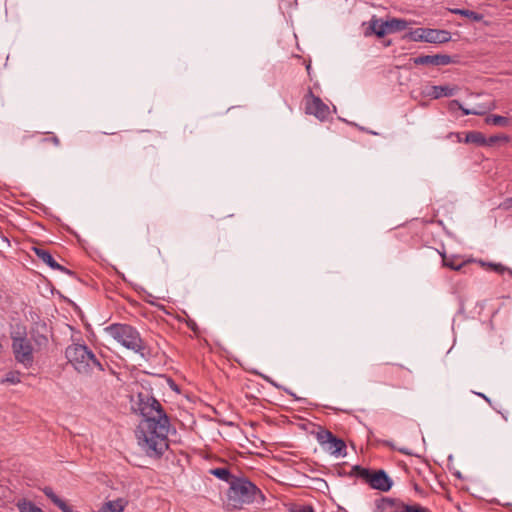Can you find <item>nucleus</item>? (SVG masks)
I'll return each instance as SVG.
<instances>
[{
	"label": "nucleus",
	"instance_id": "29",
	"mask_svg": "<svg viewBox=\"0 0 512 512\" xmlns=\"http://www.w3.org/2000/svg\"><path fill=\"white\" fill-rule=\"evenodd\" d=\"M32 339L38 349L46 347L48 345V338L43 334L32 335Z\"/></svg>",
	"mask_w": 512,
	"mask_h": 512
},
{
	"label": "nucleus",
	"instance_id": "36",
	"mask_svg": "<svg viewBox=\"0 0 512 512\" xmlns=\"http://www.w3.org/2000/svg\"><path fill=\"white\" fill-rule=\"evenodd\" d=\"M62 512H73L70 506L67 505V509L61 510Z\"/></svg>",
	"mask_w": 512,
	"mask_h": 512
},
{
	"label": "nucleus",
	"instance_id": "16",
	"mask_svg": "<svg viewBox=\"0 0 512 512\" xmlns=\"http://www.w3.org/2000/svg\"><path fill=\"white\" fill-rule=\"evenodd\" d=\"M209 474L217 477L220 480L227 482L229 485L237 476L232 475L227 467H217L209 470Z\"/></svg>",
	"mask_w": 512,
	"mask_h": 512
},
{
	"label": "nucleus",
	"instance_id": "13",
	"mask_svg": "<svg viewBox=\"0 0 512 512\" xmlns=\"http://www.w3.org/2000/svg\"><path fill=\"white\" fill-rule=\"evenodd\" d=\"M424 42L444 43L448 41V32L444 30L424 28Z\"/></svg>",
	"mask_w": 512,
	"mask_h": 512
},
{
	"label": "nucleus",
	"instance_id": "19",
	"mask_svg": "<svg viewBox=\"0 0 512 512\" xmlns=\"http://www.w3.org/2000/svg\"><path fill=\"white\" fill-rule=\"evenodd\" d=\"M424 93L432 99H438L448 95V86H429L426 87Z\"/></svg>",
	"mask_w": 512,
	"mask_h": 512
},
{
	"label": "nucleus",
	"instance_id": "22",
	"mask_svg": "<svg viewBox=\"0 0 512 512\" xmlns=\"http://www.w3.org/2000/svg\"><path fill=\"white\" fill-rule=\"evenodd\" d=\"M487 124L494 126H507L509 124V119L500 115H488L485 119Z\"/></svg>",
	"mask_w": 512,
	"mask_h": 512
},
{
	"label": "nucleus",
	"instance_id": "8",
	"mask_svg": "<svg viewBox=\"0 0 512 512\" xmlns=\"http://www.w3.org/2000/svg\"><path fill=\"white\" fill-rule=\"evenodd\" d=\"M392 480L383 470H378L373 473V476L369 479V485L371 488L387 492L392 487Z\"/></svg>",
	"mask_w": 512,
	"mask_h": 512
},
{
	"label": "nucleus",
	"instance_id": "2",
	"mask_svg": "<svg viewBox=\"0 0 512 512\" xmlns=\"http://www.w3.org/2000/svg\"><path fill=\"white\" fill-rule=\"evenodd\" d=\"M226 504L231 509L240 510L245 505L263 502L265 497L262 491L246 477L237 476L229 485L226 492Z\"/></svg>",
	"mask_w": 512,
	"mask_h": 512
},
{
	"label": "nucleus",
	"instance_id": "14",
	"mask_svg": "<svg viewBox=\"0 0 512 512\" xmlns=\"http://www.w3.org/2000/svg\"><path fill=\"white\" fill-rule=\"evenodd\" d=\"M455 136L457 137L458 142H462L459 133H456ZM463 141L465 143L475 144L476 146H486V137L479 131H470L466 133Z\"/></svg>",
	"mask_w": 512,
	"mask_h": 512
},
{
	"label": "nucleus",
	"instance_id": "24",
	"mask_svg": "<svg viewBox=\"0 0 512 512\" xmlns=\"http://www.w3.org/2000/svg\"><path fill=\"white\" fill-rule=\"evenodd\" d=\"M353 472L357 477L363 479L367 484H369V479L373 476L374 473L369 469L360 466H354Z\"/></svg>",
	"mask_w": 512,
	"mask_h": 512
},
{
	"label": "nucleus",
	"instance_id": "9",
	"mask_svg": "<svg viewBox=\"0 0 512 512\" xmlns=\"http://www.w3.org/2000/svg\"><path fill=\"white\" fill-rule=\"evenodd\" d=\"M32 250L36 254V256L42 260L45 264H47L50 268L59 270L63 273L70 274V270L65 268L64 266L60 265L56 262V260L52 257L49 251L41 248V247H33Z\"/></svg>",
	"mask_w": 512,
	"mask_h": 512
},
{
	"label": "nucleus",
	"instance_id": "10",
	"mask_svg": "<svg viewBox=\"0 0 512 512\" xmlns=\"http://www.w3.org/2000/svg\"><path fill=\"white\" fill-rule=\"evenodd\" d=\"M52 142L55 146H59L60 140L57 136L52 135L50 137H37L34 134H23L20 138V144L26 145L27 143H31L35 147H39L44 143Z\"/></svg>",
	"mask_w": 512,
	"mask_h": 512
},
{
	"label": "nucleus",
	"instance_id": "26",
	"mask_svg": "<svg viewBox=\"0 0 512 512\" xmlns=\"http://www.w3.org/2000/svg\"><path fill=\"white\" fill-rule=\"evenodd\" d=\"M449 106H450V112L457 108V109H461L465 115H469V114L482 115L484 113L483 111H480V110L465 109L461 106V104L457 100H450Z\"/></svg>",
	"mask_w": 512,
	"mask_h": 512
},
{
	"label": "nucleus",
	"instance_id": "21",
	"mask_svg": "<svg viewBox=\"0 0 512 512\" xmlns=\"http://www.w3.org/2000/svg\"><path fill=\"white\" fill-rule=\"evenodd\" d=\"M44 494L60 509H67V504L61 498H59L50 487H45L43 489Z\"/></svg>",
	"mask_w": 512,
	"mask_h": 512
},
{
	"label": "nucleus",
	"instance_id": "38",
	"mask_svg": "<svg viewBox=\"0 0 512 512\" xmlns=\"http://www.w3.org/2000/svg\"><path fill=\"white\" fill-rule=\"evenodd\" d=\"M454 475H455L456 477H458V478H461V474H460V472H459V471H456V472L454 473Z\"/></svg>",
	"mask_w": 512,
	"mask_h": 512
},
{
	"label": "nucleus",
	"instance_id": "37",
	"mask_svg": "<svg viewBox=\"0 0 512 512\" xmlns=\"http://www.w3.org/2000/svg\"><path fill=\"white\" fill-rule=\"evenodd\" d=\"M482 398H484L487 402H490L489 398H487L484 394H478Z\"/></svg>",
	"mask_w": 512,
	"mask_h": 512
},
{
	"label": "nucleus",
	"instance_id": "3",
	"mask_svg": "<svg viewBox=\"0 0 512 512\" xmlns=\"http://www.w3.org/2000/svg\"><path fill=\"white\" fill-rule=\"evenodd\" d=\"M105 331L114 340L127 349L139 354L143 359H148L151 355L149 347L141 338L140 333L128 324H111L105 328Z\"/></svg>",
	"mask_w": 512,
	"mask_h": 512
},
{
	"label": "nucleus",
	"instance_id": "30",
	"mask_svg": "<svg viewBox=\"0 0 512 512\" xmlns=\"http://www.w3.org/2000/svg\"><path fill=\"white\" fill-rule=\"evenodd\" d=\"M508 136L505 135H493L489 138H486V146H493L498 141H508Z\"/></svg>",
	"mask_w": 512,
	"mask_h": 512
},
{
	"label": "nucleus",
	"instance_id": "39",
	"mask_svg": "<svg viewBox=\"0 0 512 512\" xmlns=\"http://www.w3.org/2000/svg\"><path fill=\"white\" fill-rule=\"evenodd\" d=\"M306 69H307V71H308V73H309V72H310V70H311V65H310V64H308V65L306 66Z\"/></svg>",
	"mask_w": 512,
	"mask_h": 512
},
{
	"label": "nucleus",
	"instance_id": "28",
	"mask_svg": "<svg viewBox=\"0 0 512 512\" xmlns=\"http://www.w3.org/2000/svg\"><path fill=\"white\" fill-rule=\"evenodd\" d=\"M479 263L483 266V267H488L489 269L499 273V274H503L506 270H508L507 267L503 266L502 264L500 263H485L483 261H479Z\"/></svg>",
	"mask_w": 512,
	"mask_h": 512
},
{
	"label": "nucleus",
	"instance_id": "18",
	"mask_svg": "<svg viewBox=\"0 0 512 512\" xmlns=\"http://www.w3.org/2000/svg\"><path fill=\"white\" fill-rule=\"evenodd\" d=\"M451 14H458L467 18L468 22H480L483 19V15L467 9H452L450 8Z\"/></svg>",
	"mask_w": 512,
	"mask_h": 512
},
{
	"label": "nucleus",
	"instance_id": "32",
	"mask_svg": "<svg viewBox=\"0 0 512 512\" xmlns=\"http://www.w3.org/2000/svg\"><path fill=\"white\" fill-rule=\"evenodd\" d=\"M462 265V263H457L454 257H450V270H459L462 267Z\"/></svg>",
	"mask_w": 512,
	"mask_h": 512
},
{
	"label": "nucleus",
	"instance_id": "33",
	"mask_svg": "<svg viewBox=\"0 0 512 512\" xmlns=\"http://www.w3.org/2000/svg\"><path fill=\"white\" fill-rule=\"evenodd\" d=\"M512 206V197L507 198L503 203L499 205V208L508 210Z\"/></svg>",
	"mask_w": 512,
	"mask_h": 512
},
{
	"label": "nucleus",
	"instance_id": "7",
	"mask_svg": "<svg viewBox=\"0 0 512 512\" xmlns=\"http://www.w3.org/2000/svg\"><path fill=\"white\" fill-rule=\"evenodd\" d=\"M304 102L306 114L313 115L321 122L329 119L331 115L329 106L320 97L314 95L311 90L305 95Z\"/></svg>",
	"mask_w": 512,
	"mask_h": 512
},
{
	"label": "nucleus",
	"instance_id": "5",
	"mask_svg": "<svg viewBox=\"0 0 512 512\" xmlns=\"http://www.w3.org/2000/svg\"><path fill=\"white\" fill-rule=\"evenodd\" d=\"M11 340V348L16 362L24 368L32 367L35 360L34 347L31 340L25 334L20 333L12 334Z\"/></svg>",
	"mask_w": 512,
	"mask_h": 512
},
{
	"label": "nucleus",
	"instance_id": "42",
	"mask_svg": "<svg viewBox=\"0 0 512 512\" xmlns=\"http://www.w3.org/2000/svg\"><path fill=\"white\" fill-rule=\"evenodd\" d=\"M507 271L512 275V270H510V269L508 268V270H507Z\"/></svg>",
	"mask_w": 512,
	"mask_h": 512
},
{
	"label": "nucleus",
	"instance_id": "35",
	"mask_svg": "<svg viewBox=\"0 0 512 512\" xmlns=\"http://www.w3.org/2000/svg\"><path fill=\"white\" fill-rule=\"evenodd\" d=\"M438 254L441 256L442 258V264L444 267L448 266V261H447V257H446V253H445V250L443 249L442 251H437Z\"/></svg>",
	"mask_w": 512,
	"mask_h": 512
},
{
	"label": "nucleus",
	"instance_id": "17",
	"mask_svg": "<svg viewBox=\"0 0 512 512\" xmlns=\"http://www.w3.org/2000/svg\"><path fill=\"white\" fill-rule=\"evenodd\" d=\"M383 20L373 17L369 22V28L377 37L382 38L388 34L387 27L384 25Z\"/></svg>",
	"mask_w": 512,
	"mask_h": 512
},
{
	"label": "nucleus",
	"instance_id": "31",
	"mask_svg": "<svg viewBox=\"0 0 512 512\" xmlns=\"http://www.w3.org/2000/svg\"><path fill=\"white\" fill-rule=\"evenodd\" d=\"M290 512H314L310 505H297L291 508Z\"/></svg>",
	"mask_w": 512,
	"mask_h": 512
},
{
	"label": "nucleus",
	"instance_id": "15",
	"mask_svg": "<svg viewBox=\"0 0 512 512\" xmlns=\"http://www.w3.org/2000/svg\"><path fill=\"white\" fill-rule=\"evenodd\" d=\"M384 25L387 27L388 33H394L405 30L408 26V22L404 19L391 18L386 20Z\"/></svg>",
	"mask_w": 512,
	"mask_h": 512
},
{
	"label": "nucleus",
	"instance_id": "12",
	"mask_svg": "<svg viewBox=\"0 0 512 512\" xmlns=\"http://www.w3.org/2000/svg\"><path fill=\"white\" fill-rule=\"evenodd\" d=\"M404 502L392 499V498H382L376 505L377 512H400V506L403 505Z\"/></svg>",
	"mask_w": 512,
	"mask_h": 512
},
{
	"label": "nucleus",
	"instance_id": "20",
	"mask_svg": "<svg viewBox=\"0 0 512 512\" xmlns=\"http://www.w3.org/2000/svg\"><path fill=\"white\" fill-rule=\"evenodd\" d=\"M19 512H43V510L37 507L33 502L26 499L19 500L16 504Z\"/></svg>",
	"mask_w": 512,
	"mask_h": 512
},
{
	"label": "nucleus",
	"instance_id": "25",
	"mask_svg": "<svg viewBox=\"0 0 512 512\" xmlns=\"http://www.w3.org/2000/svg\"><path fill=\"white\" fill-rule=\"evenodd\" d=\"M21 382V373L19 371H9L0 383L18 384Z\"/></svg>",
	"mask_w": 512,
	"mask_h": 512
},
{
	"label": "nucleus",
	"instance_id": "4",
	"mask_svg": "<svg viewBox=\"0 0 512 512\" xmlns=\"http://www.w3.org/2000/svg\"><path fill=\"white\" fill-rule=\"evenodd\" d=\"M65 356L69 363L82 374L104 371L102 363L86 345L72 344L66 348Z\"/></svg>",
	"mask_w": 512,
	"mask_h": 512
},
{
	"label": "nucleus",
	"instance_id": "11",
	"mask_svg": "<svg viewBox=\"0 0 512 512\" xmlns=\"http://www.w3.org/2000/svg\"><path fill=\"white\" fill-rule=\"evenodd\" d=\"M413 63L415 65H447L448 55H422L413 58Z\"/></svg>",
	"mask_w": 512,
	"mask_h": 512
},
{
	"label": "nucleus",
	"instance_id": "27",
	"mask_svg": "<svg viewBox=\"0 0 512 512\" xmlns=\"http://www.w3.org/2000/svg\"><path fill=\"white\" fill-rule=\"evenodd\" d=\"M400 512H430L427 508L421 506L420 504H406L400 506Z\"/></svg>",
	"mask_w": 512,
	"mask_h": 512
},
{
	"label": "nucleus",
	"instance_id": "23",
	"mask_svg": "<svg viewBox=\"0 0 512 512\" xmlns=\"http://www.w3.org/2000/svg\"><path fill=\"white\" fill-rule=\"evenodd\" d=\"M424 36H425L424 28H416L414 30L409 31L405 35V38H407L408 40H411V41H415V42H424Z\"/></svg>",
	"mask_w": 512,
	"mask_h": 512
},
{
	"label": "nucleus",
	"instance_id": "1",
	"mask_svg": "<svg viewBox=\"0 0 512 512\" xmlns=\"http://www.w3.org/2000/svg\"><path fill=\"white\" fill-rule=\"evenodd\" d=\"M138 409L144 418L136 432L138 444L147 456L158 458L168 448L169 419L153 397L139 394Z\"/></svg>",
	"mask_w": 512,
	"mask_h": 512
},
{
	"label": "nucleus",
	"instance_id": "6",
	"mask_svg": "<svg viewBox=\"0 0 512 512\" xmlns=\"http://www.w3.org/2000/svg\"><path fill=\"white\" fill-rule=\"evenodd\" d=\"M317 441L331 455L344 456L346 454L345 442L337 438L329 430L322 429L316 434Z\"/></svg>",
	"mask_w": 512,
	"mask_h": 512
},
{
	"label": "nucleus",
	"instance_id": "40",
	"mask_svg": "<svg viewBox=\"0 0 512 512\" xmlns=\"http://www.w3.org/2000/svg\"><path fill=\"white\" fill-rule=\"evenodd\" d=\"M384 383H385V384H388V385H390V386H395L392 382H388V381H387V382H384Z\"/></svg>",
	"mask_w": 512,
	"mask_h": 512
},
{
	"label": "nucleus",
	"instance_id": "41",
	"mask_svg": "<svg viewBox=\"0 0 512 512\" xmlns=\"http://www.w3.org/2000/svg\"><path fill=\"white\" fill-rule=\"evenodd\" d=\"M400 452L407 454V452L404 449H400Z\"/></svg>",
	"mask_w": 512,
	"mask_h": 512
},
{
	"label": "nucleus",
	"instance_id": "34",
	"mask_svg": "<svg viewBox=\"0 0 512 512\" xmlns=\"http://www.w3.org/2000/svg\"><path fill=\"white\" fill-rule=\"evenodd\" d=\"M379 372L381 374H383L384 376H392L394 374V368L383 367V368L380 369Z\"/></svg>",
	"mask_w": 512,
	"mask_h": 512
}]
</instances>
